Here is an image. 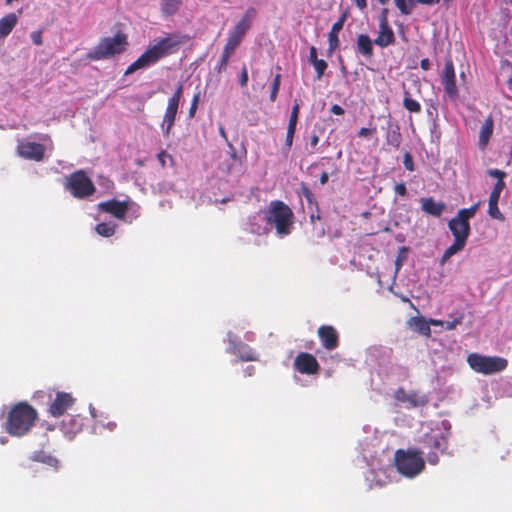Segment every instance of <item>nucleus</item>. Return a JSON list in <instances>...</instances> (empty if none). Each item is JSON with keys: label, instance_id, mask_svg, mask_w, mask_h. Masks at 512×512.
<instances>
[{"label": "nucleus", "instance_id": "obj_56", "mask_svg": "<svg viewBox=\"0 0 512 512\" xmlns=\"http://www.w3.org/2000/svg\"><path fill=\"white\" fill-rule=\"evenodd\" d=\"M330 111L334 115H339V116H341L345 113L344 109L338 104H333L330 108Z\"/></svg>", "mask_w": 512, "mask_h": 512}, {"label": "nucleus", "instance_id": "obj_37", "mask_svg": "<svg viewBox=\"0 0 512 512\" xmlns=\"http://www.w3.org/2000/svg\"><path fill=\"white\" fill-rule=\"evenodd\" d=\"M299 114H300V103L297 99H295L288 122L297 124L298 119H299Z\"/></svg>", "mask_w": 512, "mask_h": 512}, {"label": "nucleus", "instance_id": "obj_23", "mask_svg": "<svg viewBox=\"0 0 512 512\" xmlns=\"http://www.w3.org/2000/svg\"><path fill=\"white\" fill-rule=\"evenodd\" d=\"M357 51L367 59H371L374 53L373 42L367 34L357 36Z\"/></svg>", "mask_w": 512, "mask_h": 512}, {"label": "nucleus", "instance_id": "obj_41", "mask_svg": "<svg viewBox=\"0 0 512 512\" xmlns=\"http://www.w3.org/2000/svg\"><path fill=\"white\" fill-rule=\"evenodd\" d=\"M228 63H229V59L226 58V57H220V60L218 62V64L215 66V71L218 73V74H221L222 72L226 71L227 69V66H228Z\"/></svg>", "mask_w": 512, "mask_h": 512}, {"label": "nucleus", "instance_id": "obj_18", "mask_svg": "<svg viewBox=\"0 0 512 512\" xmlns=\"http://www.w3.org/2000/svg\"><path fill=\"white\" fill-rule=\"evenodd\" d=\"M101 211L111 214L118 219H124L126 213L129 210V204L127 201L109 200L98 204Z\"/></svg>", "mask_w": 512, "mask_h": 512}, {"label": "nucleus", "instance_id": "obj_17", "mask_svg": "<svg viewBox=\"0 0 512 512\" xmlns=\"http://www.w3.org/2000/svg\"><path fill=\"white\" fill-rule=\"evenodd\" d=\"M317 335L326 350H334L339 346V334L332 325H321Z\"/></svg>", "mask_w": 512, "mask_h": 512}, {"label": "nucleus", "instance_id": "obj_26", "mask_svg": "<svg viewBox=\"0 0 512 512\" xmlns=\"http://www.w3.org/2000/svg\"><path fill=\"white\" fill-rule=\"evenodd\" d=\"M465 240L454 238V243L450 245L443 253L441 263L448 261L453 255L464 249L466 245Z\"/></svg>", "mask_w": 512, "mask_h": 512}, {"label": "nucleus", "instance_id": "obj_27", "mask_svg": "<svg viewBox=\"0 0 512 512\" xmlns=\"http://www.w3.org/2000/svg\"><path fill=\"white\" fill-rule=\"evenodd\" d=\"M182 5V0H162L161 12L164 16L170 17L176 14Z\"/></svg>", "mask_w": 512, "mask_h": 512}, {"label": "nucleus", "instance_id": "obj_2", "mask_svg": "<svg viewBox=\"0 0 512 512\" xmlns=\"http://www.w3.org/2000/svg\"><path fill=\"white\" fill-rule=\"evenodd\" d=\"M37 418L36 409L27 402H19L8 413L6 431L12 436H24L34 426Z\"/></svg>", "mask_w": 512, "mask_h": 512}, {"label": "nucleus", "instance_id": "obj_24", "mask_svg": "<svg viewBox=\"0 0 512 512\" xmlns=\"http://www.w3.org/2000/svg\"><path fill=\"white\" fill-rule=\"evenodd\" d=\"M30 459L34 462L43 463V464L50 466L54 469H58V467H59V460L56 457L52 456L49 453H46L43 450L34 451L32 453V455L30 456Z\"/></svg>", "mask_w": 512, "mask_h": 512}, {"label": "nucleus", "instance_id": "obj_60", "mask_svg": "<svg viewBox=\"0 0 512 512\" xmlns=\"http://www.w3.org/2000/svg\"><path fill=\"white\" fill-rule=\"evenodd\" d=\"M297 124L288 122L286 134H294L296 132Z\"/></svg>", "mask_w": 512, "mask_h": 512}, {"label": "nucleus", "instance_id": "obj_22", "mask_svg": "<svg viewBox=\"0 0 512 512\" xmlns=\"http://www.w3.org/2000/svg\"><path fill=\"white\" fill-rule=\"evenodd\" d=\"M18 23V17L11 12L0 19V40L7 37Z\"/></svg>", "mask_w": 512, "mask_h": 512}, {"label": "nucleus", "instance_id": "obj_49", "mask_svg": "<svg viewBox=\"0 0 512 512\" xmlns=\"http://www.w3.org/2000/svg\"><path fill=\"white\" fill-rule=\"evenodd\" d=\"M42 30H37V31H34L31 33V39L33 41V43L37 46H40L43 44V40H42Z\"/></svg>", "mask_w": 512, "mask_h": 512}, {"label": "nucleus", "instance_id": "obj_44", "mask_svg": "<svg viewBox=\"0 0 512 512\" xmlns=\"http://www.w3.org/2000/svg\"><path fill=\"white\" fill-rule=\"evenodd\" d=\"M403 164L408 171H411V172L414 171L415 167H414L413 158L409 152H406L404 154Z\"/></svg>", "mask_w": 512, "mask_h": 512}, {"label": "nucleus", "instance_id": "obj_43", "mask_svg": "<svg viewBox=\"0 0 512 512\" xmlns=\"http://www.w3.org/2000/svg\"><path fill=\"white\" fill-rule=\"evenodd\" d=\"M463 314H461L458 318L453 319L452 321H445L444 327L446 330H453L455 329L459 324L462 323Z\"/></svg>", "mask_w": 512, "mask_h": 512}, {"label": "nucleus", "instance_id": "obj_62", "mask_svg": "<svg viewBox=\"0 0 512 512\" xmlns=\"http://www.w3.org/2000/svg\"><path fill=\"white\" fill-rule=\"evenodd\" d=\"M354 3L360 10H364L367 7V0H354Z\"/></svg>", "mask_w": 512, "mask_h": 512}, {"label": "nucleus", "instance_id": "obj_4", "mask_svg": "<svg viewBox=\"0 0 512 512\" xmlns=\"http://www.w3.org/2000/svg\"><path fill=\"white\" fill-rule=\"evenodd\" d=\"M128 37L122 32L113 37H103L98 44L87 52L86 58L91 61L109 59L123 53L128 47Z\"/></svg>", "mask_w": 512, "mask_h": 512}, {"label": "nucleus", "instance_id": "obj_20", "mask_svg": "<svg viewBox=\"0 0 512 512\" xmlns=\"http://www.w3.org/2000/svg\"><path fill=\"white\" fill-rule=\"evenodd\" d=\"M402 142V134L400 127L397 122L391 119L387 123V131L385 135V144L395 150H397Z\"/></svg>", "mask_w": 512, "mask_h": 512}, {"label": "nucleus", "instance_id": "obj_16", "mask_svg": "<svg viewBox=\"0 0 512 512\" xmlns=\"http://www.w3.org/2000/svg\"><path fill=\"white\" fill-rule=\"evenodd\" d=\"M420 442L430 451L445 452L448 448L447 437L441 433L429 432L422 436Z\"/></svg>", "mask_w": 512, "mask_h": 512}, {"label": "nucleus", "instance_id": "obj_30", "mask_svg": "<svg viewBox=\"0 0 512 512\" xmlns=\"http://www.w3.org/2000/svg\"><path fill=\"white\" fill-rule=\"evenodd\" d=\"M403 107L410 113H420L421 105L418 101L411 98L408 91L404 92Z\"/></svg>", "mask_w": 512, "mask_h": 512}, {"label": "nucleus", "instance_id": "obj_8", "mask_svg": "<svg viewBox=\"0 0 512 512\" xmlns=\"http://www.w3.org/2000/svg\"><path fill=\"white\" fill-rule=\"evenodd\" d=\"M65 188L77 199H85L93 195L96 187L83 170H77L67 178Z\"/></svg>", "mask_w": 512, "mask_h": 512}, {"label": "nucleus", "instance_id": "obj_64", "mask_svg": "<svg viewBox=\"0 0 512 512\" xmlns=\"http://www.w3.org/2000/svg\"><path fill=\"white\" fill-rule=\"evenodd\" d=\"M429 323H430V325H434V326H444L445 321L437 320V319H430Z\"/></svg>", "mask_w": 512, "mask_h": 512}, {"label": "nucleus", "instance_id": "obj_32", "mask_svg": "<svg viewBox=\"0 0 512 512\" xmlns=\"http://www.w3.org/2000/svg\"><path fill=\"white\" fill-rule=\"evenodd\" d=\"M95 230L100 236L111 237L115 233L116 225L102 222L96 225Z\"/></svg>", "mask_w": 512, "mask_h": 512}, {"label": "nucleus", "instance_id": "obj_40", "mask_svg": "<svg viewBox=\"0 0 512 512\" xmlns=\"http://www.w3.org/2000/svg\"><path fill=\"white\" fill-rule=\"evenodd\" d=\"M70 423H71V428L66 431L67 433L75 434L81 430L82 422H81L80 418L72 417V418H70Z\"/></svg>", "mask_w": 512, "mask_h": 512}, {"label": "nucleus", "instance_id": "obj_59", "mask_svg": "<svg viewBox=\"0 0 512 512\" xmlns=\"http://www.w3.org/2000/svg\"><path fill=\"white\" fill-rule=\"evenodd\" d=\"M240 359L243 361H254V360H256V357H254L253 353L249 352L246 354H241Z\"/></svg>", "mask_w": 512, "mask_h": 512}, {"label": "nucleus", "instance_id": "obj_33", "mask_svg": "<svg viewBox=\"0 0 512 512\" xmlns=\"http://www.w3.org/2000/svg\"><path fill=\"white\" fill-rule=\"evenodd\" d=\"M488 215L496 220L503 221L505 219L504 215L500 211L498 207V202H488Z\"/></svg>", "mask_w": 512, "mask_h": 512}, {"label": "nucleus", "instance_id": "obj_38", "mask_svg": "<svg viewBox=\"0 0 512 512\" xmlns=\"http://www.w3.org/2000/svg\"><path fill=\"white\" fill-rule=\"evenodd\" d=\"M301 192L309 205H313V204L317 205V201H316L314 194L311 192V190L305 184H302Z\"/></svg>", "mask_w": 512, "mask_h": 512}, {"label": "nucleus", "instance_id": "obj_3", "mask_svg": "<svg viewBox=\"0 0 512 512\" xmlns=\"http://www.w3.org/2000/svg\"><path fill=\"white\" fill-rule=\"evenodd\" d=\"M294 213L292 209L281 200L271 201L264 211V220L268 226L274 227L278 236L283 237L291 233Z\"/></svg>", "mask_w": 512, "mask_h": 512}, {"label": "nucleus", "instance_id": "obj_35", "mask_svg": "<svg viewBox=\"0 0 512 512\" xmlns=\"http://www.w3.org/2000/svg\"><path fill=\"white\" fill-rule=\"evenodd\" d=\"M396 7L399 9L401 14L409 15L412 12L413 3L412 0H394Z\"/></svg>", "mask_w": 512, "mask_h": 512}, {"label": "nucleus", "instance_id": "obj_57", "mask_svg": "<svg viewBox=\"0 0 512 512\" xmlns=\"http://www.w3.org/2000/svg\"><path fill=\"white\" fill-rule=\"evenodd\" d=\"M500 195H501V193H499V192H497V191L492 190V191L490 192L488 202H494V201H495V202H499Z\"/></svg>", "mask_w": 512, "mask_h": 512}, {"label": "nucleus", "instance_id": "obj_29", "mask_svg": "<svg viewBox=\"0 0 512 512\" xmlns=\"http://www.w3.org/2000/svg\"><path fill=\"white\" fill-rule=\"evenodd\" d=\"M411 326L418 331L420 334L430 337L431 336V328L430 323L423 317H414L411 319Z\"/></svg>", "mask_w": 512, "mask_h": 512}, {"label": "nucleus", "instance_id": "obj_12", "mask_svg": "<svg viewBox=\"0 0 512 512\" xmlns=\"http://www.w3.org/2000/svg\"><path fill=\"white\" fill-rule=\"evenodd\" d=\"M441 81L444 86L445 93L451 99H456L458 97V89L456 86L454 64L450 57L445 60Z\"/></svg>", "mask_w": 512, "mask_h": 512}, {"label": "nucleus", "instance_id": "obj_11", "mask_svg": "<svg viewBox=\"0 0 512 512\" xmlns=\"http://www.w3.org/2000/svg\"><path fill=\"white\" fill-rule=\"evenodd\" d=\"M16 151L18 156H20L21 158H24L26 160H32L35 162L42 161L45 156L44 145L25 140L19 141Z\"/></svg>", "mask_w": 512, "mask_h": 512}, {"label": "nucleus", "instance_id": "obj_28", "mask_svg": "<svg viewBox=\"0 0 512 512\" xmlns=\"http://www.w3.org/2000/svg\"><path fill=\"white\" fill-rule=\"evenodd\" d=\"M487 174L490 177L497 179V182L495 183L492 190L501 193L504 190V188L506 187V184L504 182V178L507 176L506 172L502 171L500 169L493 168V169H488Z\"/></svg>", "mask_w": 512, "mask_h": 512}, {"label": "nucleus", "instance_id": "obj_34", "mask_svg": "<svg viewBox=\"0 0 512 512\" xmlns=\"http://www.w3.org/2000/svg\"><path fill=\"white\" fill-rule=\"evenodd\" d=\"M281 85V74L277 73L271 83L270 101L275 102Z\"/></svg>", "mask_w": 512, "mask_h": 512}, {"label": "nucleus", "instance_id": "obj_52", "mask_svg": "<svg viewBox=\"0 0 512 512\" xmlns=\"http://www.w3.org/2000/svg\"><path fill=\"white\" fill-rule=\"evenodd\" d=\"M427 461L431 465H436L439 462V457L436 453V451H429L427 454Z\"/></svg>", "mask_w": 512, "mask_h": 512}, {"label": "nucleus", "instance_id": "obj_31", "mask_svg": "<svg viewBox=\"0 0 512 512\" xmlns=\"http://www.w3.org/2000/svg\"><path fill=\"white\" fill-rule=\"evenodd\" d=\"M394 398L399 402H408L414 406L417 405L416 394H408L402 387L396 389V391L394 392Z\"/></svg>", "mask_w": 512, "mask_h": 512}, {"label": "nucleus", "instance_id": "obj_47", "mask_svg": "<svg viewBox=\"0 0 512 512\" xmlns=\"http://www.w3.org/2000/svg\"><path fill=\"white\" fill-rule=\"evenodd\" d=\"M236 166L235 163L227 160V161H223L222 163H220L219 165V169L223 172V173H230L232 171V169Z\"/></svg>", "mask_w": 512, "mask_h": 512}, {"label": "nucleus", "instance_id": "obj_45", "mask_svg": "<svg viewBox=\"0 0 512 512\" xmlns=\"http://www.w3.org/2000/svg\"><path fill=\"white\" fill-rule=\"evenodd\" d=\"M157 158H158L162 168H164L166 166L167 159L170 162H173V157L164 150L158 153Z\"/></svg>", "mask_w": 512, "mask_h": 512}, {"label": "nucleus", "instance_id": "obj_14", "mask_svg": "<svg viewBox=\"0 0 512 512\" xmlns=\"http://www.w3.org/2000/svg\"><path fill=\"white\" fill-rule=\"evenodd\" d=\"M74 402L75 399L70 393L57 392L48 408V412L53 417H60L74 405Z\"/></svg>", "mask_w": 512, "mask_h": 512}, {"label": "nucleus", "instance_id": "obj_21", "mask_svg": "<svg viewBox=\"0 0 512 512\" xmlns=\"http://www.w3.org/2000/svg\"><path fill=\"white\" fill-rule=\"evenodd\" d=\"M421 208L428 215L440 217L445 210V204L436 202L433 197H428L421 199Z\"/></svg>", "mask_w": 512, "mask_h": 512}, {"label": "nucleus", "instance_id": "obj_15", "mask_svg": "<svg viewBox=\"0 0 512 512\" xmlns=\"http://www.w3.org/2000/svg\"><path fill=\"white\" fill-rule=\"evenodd\" d=\"M379 47H387L395 43V35L392 28L388 24L387 10H383L379 22V32L374 40Z\"/></svg>", "mask_w": 512, "mask_h": 512}, {"label": "nucleus", "instance_id": "obj_9", "mask_svg": "<svg viewBox=\"0 0 512 512\" xmlns=\"http://www.w3.org/2000/svg\"><path fill=\"white\" fill-rule=\"evenodd\" d=\"M183 85L179 84L173 95L168 99V104L162 122L163 134L166 137L170 136L171 129L175 123L179 103L182 96Z\"/></svg>", "mask_w": 512, "mask_h": 512}, {"label": "nucleus", "instance_id": "obj_61", "mask_svg": "<svg viewBox=\"0 0 512 512\" xmlns=\"http://www.w3.org/2000/svg\"><path fill=\"white\" fill-rule=\"evenodd\" d=\"M328 180H329V174L326 171L322 172L320 175V178H319L320 183L322 185H325L328 182Z\"/></svg>", "mask_w": 512, "mask_h": 512}, {"label": "nucleus", "instance_id": "obj_42", "mask_svg": "<svg viewBox=\"0 0 512 512\" xmlns=\"http://www.w3.org/2000/svg\"><path fill=\"white\" fill-rule=\"evenodd\" d=\"M376 133V127H362L358 131L357 135L359 138H367Z\"/></svg>", "mask_w": 512, "mask_h": 512}, {"label": "nucleus", "instance_id": "obj_7", "mask_svg": "<svg viewBox=\"0 0 512 512\" xmlns=\"http://www.w3.org/2000/svg\"><path fill=\"white\" fill-rule=\"evenodd\" d=\"M479 206L480 202H477L469 208L460 209L457 215L449 220L448 227L454 238L467 241L471 231L469 220L475 216Z\"/></svg>", "mask_w": 512, "mask_h": 512}, {"label": "nucleus", "instance_id": "obj_58", "mask_svg": "<svg viewBox=\"0 0 512 512\" xmlns=\"http://www.w3.org/2000/svg\"><path fill=\"white\" fill-rule=\"evenodd\" d=\"M420 67L422 70L428 71L431 68L430 60L428 58L422 59L420 62Z\"/></svg>", "mask_w": 512, "mask_h": 512}, {"label": "nucleus", "instance_id": "obj_13", "mask_svg": "<svg viewBox=\"0 0 512 512\" xmlns=\"http://www.w3.org/2000/svg\"><path fill=\"white\" fill-rule=\"evenodd\" d=\"M294 368L301 374L314 375L320 370V365L314 355L300 352L294 359Z\"/></svg>", "mask_w": 512, "mask_h": 512}, {"label": "nucleus", "instance_id": "obj_54", "mask_svg": "<svg viewBox=\"0 0 512 512\" xmlns=\"http://www.w3.org/2000/svg\"><path fill=\"white\" fill-rule=\"evenodd\" d=\"M318 60L317 48L315 46H311L309 49V62L313 65Z\"/></svg>", "mask_w": 512, "mask_h": 512}, {"label": "nucleus", "instance_id": "obj_55", "mask_svg": "<svg viewBox=\"0 0 512 512\" xmlns=\"http://www.w3.org/2000/svg\"><path fill=\"white\" fill-rule=\"evenodd\" d=\"M293 140H294V134H286V137H285V143H284V149L286 151H289L293 145Z\"/></svg>", "mask_w": 512, "mask_h": 512}, {"label": "nucleus", "instance_id": "obj_6", "mask_svg": "<svg viewBox=\"0 0 512 512\" xmlns=\"http://www.w3.org/2000/svg\"><path fill=\"white\" fill-rule=\"evenodd\" d=\"M467 363L472 370L481 374L498 373L506 369L508 361L499 356H484L478 353H471L467 357Z\"/></svg>", "mask_w": 512, "mask_h": 512}, {"label": "nucleus", "instance_id": "obj_39", "mask_svg": "<svg viewBox=\"0 0 512 512\" xmlns=\"http://www.w3.org/2000/svg\"><path fill=\"white\" fill-rule=\"evenodd\" d=\"M237 47H238V45L227 41L223 48V52H222L221 56L226 57L230 60V57L235 53V50L237 49Z\"/></svg>", "mask_w": 512, "mask_h": 512}, {"label": "nucleus", "instance_id": "obj_10", "mask_svg": "<svg viewBox=\"0 0 512 512\" xmlns=\"http://www.w3.org/2000/svg\"><path fill=\"white\" fill-rule=\"evenodd\" d=\"M257 11L254 7L246 9L241 19L236 23L234 28L230 31L227 41L240 45L247 31L252 26V21L255 18Z\"/></svg>", "mask_w": 512, "mask_h": 512}, {"label": "nucleus", "instance_id": "obj_51", "mask_svg": "<svg viewBox=\"0 0 512 512\" xmlns=\"http://www.w3.org/2000/svg\"><path fill=\"white\" fill-rule=\"evenodd\" d=\"M395 192L402 196V197H405L407 196L408 192H407V188H406V185L404 182H401V183H398L396 184L395 188H394Z\"/></svg>", "mask_w": 512, "mask_h": 512}, {"label": "nucleus", "instance_id": "obj_50", "mask_svg": "<svg viewBox=\"0 0 512 512\" xmlns=\"http://www.w3.org/2000/svg\"><path fill=\"white\" fill-rule=\"evenodd\" d=\"M247 83H248V71H247L246 66L244 65L241 69L239 84L241 87H246Z\"/></svg>", "mask_w": 512, "mask_h": 512}, {"label": "nucleus", "instance_id": "obj_5", "mask_svg": "<svg viewBox=\"0 0 512 512\" xmlns=\"http://www.w3.org/2000/svg\"><path fill=\"white\" fill-rule=\"evenodd\" d=\"M395 466L400 474L413 478L424 470L425 462L421 451L398 449L395 452Z\"/></svg>", "mask_w": 512, "mask_h": 512}, {"label": "nucleus", "instance_id": "obj_19", "mask_svg": "<svg viewBox=\"0 0 512 512\" xmlns=\"http://www.w3.org/2000/svg\"><path fill=\"white\" fill-rule=\"evenodd\" d=\"M348 12L345 11L341 14L339 19L332 25L330 32L328 33V49L327 55L332 56L334 51L339 47L340 40L338 37L339 32L343 29L345 21L347 19Z\"/></svg>", "mask_w": 512, "mask_h": 512}, {"label": "nucleus", "instance_id": "obj_48", "mask_svg": "<svg viewBox=\"0 0 512 512\" xmlns=\"http://www.w3.org/2000/svg\"><path fill=\"white\" fill-rule=\"evenodd\" d=\"M227 146L229 147V159L228 160L233 162V163H235V164L240 163V160L237 157L236 149L233 146V144L232 143H228Z\"/></svg>", "mask_w": 512, "mask_h": 512}, {"label": "nucleus", "instance_id": "obj_53", "mask_svg": "<svg viewBox=\"0 0 512 512\" xmlns=\"http://www.w3.org/2000/svg\"><path fill=\"white\" fill-rule=\"evenodd\" d=\"M319 136L316 134V133H313L311 136H310V139H309V145L311 147V153H314V149L316 148V146L318 145L319 143Z\"/></svg>", "mask_w": 512, "mask_h": 512}, {"label": "nucleus", "instance_id": "obj_25", "mask_svg": "<svg viewBox=\"0 0 512 512\" xmlns=\"http://www.w3.org/2000/svg\"><path fill=\"white\" fill-rule=\"evenodd\" d=\"M493 119L491 116L487 117L481 127L479 134V144L481 147H485L493 133Z\"/></svg>", "mask_w": 512, "mask_h": 512}, {"label": "nucleus", "instance_id": "obj_1", "mask_svg": "<svg viewBox=\"0 0 512 512\" xmlns=\"http://www.w3.org/2000/svg\"><path fill=\"white\" fill-rule=\"evenodd\" d=\"M188 37L185 35L169 34L159 38L132 62L125 70V75H130L139 69L147 68L156 64L162 58L174 54L178 47L185 43Z\"/></svg>", "mask_w": 512, "mask_h": 512}, {"label": "nucleus", "instance_id": "obj_46", "mask_svg": "<svg viewBox=\"0 0 512 512\" xmlns=\"http://www.w3.org/2000/svg\"><path fill=\"white\" fill-rule=\"evenodd\" d=\"M199 99H200V94L199 93L194 95V97L192 99V102H191V106L189 108V116L190 117H194L195 112H196L197 107H198Z\"/></svg>", "mask_w": 512, "mask_h": 512}, {"label": "nucleus", "instance_id": "obj_63", "mask_svg": "<svg viewBox=\"0 0 512 512\" xmlns=\"http://www.w3.org/2000/svg\"><path fill=\"white\" fill-rule=\"evenodd\" d=\"M219 134L221 135V137L225 140V142L227 144L230 143L223 125H220V127H219Z\"/></svg>", "mask_w": 512, "mask_h": 512}, {"label": "nucleus", "instance_id": "obj_36", "mask_svg": "<svg viewBox=\"0 0 512 512\" xmlns=\"http://www.w3.org/2000/svg\"><path fill=\"white\" fill-rule=\"evenodd\" d=\"M313 67L316 71V79L320 80L322 76L324 75L325 70L328 67V64L325 60L319 59L313 64Z\"/></svg>", "mask_w": 512, "mask_h": 512}]
</instances>
